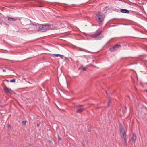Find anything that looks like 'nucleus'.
Returning <instances> with one entry per match:
<instances>
[{
  "instance_id": "f257e3e1",
  "label": "nucleus",
  "mask_w": 147,
  "mask_h": 147,
  "mask_svg": "<svg viewBox=\"0 0 147 147\" xmlns=\"http://www.w3.org/2000/svg\"><path fill=\"white\" fill-rule=\"evenodd\" d=\"M105 17V15L102 13L99 12L96 15V20L99 24H101L102 23Z\"/></svg>"
},
{
  "instance_id": "f03ea898",
  "label": "nucleus",
  "mask_w": 147,
  "mask_h": 147,
  "mask_svg": "<svg viewBox=\"0 0 147 147\" xmlns=\"http://www.w3.org/2000/svg\"><path fill=\"white\" fill-rule=\"evenodd\" d=\"M101 33V32L99 30L97 31L94 33L90 35V36L92 38H94L96 40H99L103 37V36L100 35Z\"/></svg>"
},
{
  "instance_id": "7ed1b4c3",
  "label": "nucleus",
  "mask_w": 147,
  "mask_h": 147,
  "mask_svg": "<svg viewBox=\"0 0 147 147\" xmlns=\"http://www.w3.org/2000/svg\"><path fill=\"white\" fill-rule=\"evenodd\" d=\"M51 28L50 26L48 25H43L39 26L38 31L41 32H45L49 30Z\"/></svg>"
},
{
  "instance_id": "20e7f679",
  "label": "nucleus",
  "mask_w": 147,
  "mask_h": 147,
  "mask_svg": "<svg viewBox=\"0 0 147 147\" xmlns=\"http://www.w3.org/2000/svg\"><path fill=\"white\" fill-rule=\"evenodd\" d=\"M84 110V107L82 105H78L77 107L76 112L77 113H80Z\"/></svg>"
},
{
  "instance_id": "39448f33",
  "label": "nucleus",
  "mask_w": 147,
  "mask_h": 147,
  "mask_svg": "<svg viewBox=\"0 0 147 147\" xmlns=\"http://www.w3.org/2000/svg\"><path fill=\"white\" fill-rule=\"evenodd\" d=\"M120 47V45H116L113 46L112 48H111L110 49V51L111 52L117 49L119 47Z\"/></svg>"
},
{
  "instance_id": "423d86ee",
  "label": "nucleus",
  "mask_w": 147,
  "mask_h": 147,
  "mask_svg": "<svg viewBox=\"0 0 147 147\" xmlns=\"http://www.w3.org/2000/svg\"><path fill=\"white\" fill-rule=\"evenodd\" d=\"M120 135L121 137L125 136V131L124 129L123 128H121L120 130Z\"/></svg>"
},
{
  "instance_id": "0eeeda50",
  "label": "nucleus",
  "mask_w": 147,
  "mask_h": 147,
  "mask_svg": "<svg viewBox=\"0 0 147 147\" xmlns=\"http://www.w3.org/2000/svg\"><path fill=\"white\" fill-rule=\"evenodd\" d=\"M120 11L123 13H129V11L125 9H121L120 10Z\"/></svg>"
},
{
  "instance_id": "6e6552de",
  "label": "nucleus",
  "mask_w": 147,
  "mask_h": 147,
  "mask_svg": "<svg viewBox=\"0 0 147 147\" xmlns=\"http://www.w3.org/2000/svg\"><path fill=\"white\" fill-rule=\"evenodd\" d=\"M136 139V137L135 134H133V136L131 138V140L134 142H135Z\"/></svg>"
},
{
  "instance_id": "1a4fd4ad",
  "label": "nucleus",
  "mask_w": 147,
  "mask_h": 147,
  "mask_svg": "<svg viewBox=\"0 0 147 147\" xmlns=\"http://www.w3.org/2000/svg\"><path fill=\"white\" fill-rule=\"evenodd\" d=\"M3 89L5 92H11V89L8 88L5 86L3 87Z\"/></svg>"
},
{
  "instance_id": "9d476101",
  "label": "nucleus",
  "mask_w": 147,
  "mask_h": 147,
  "mask_svg": "<svg viewBox=\"0 0 147 147\" xmlns=\"http://www.w3.org/2000/svg\"><path fill=\"white\" fill-rule=\"evenodd\" d=\"M121 137L123 138L124 139V142H125V145L126 146H127V140L126 138V136H122Z\"/></svg>"
},
{
  "instance_id": "9b49d317",
  "label": "nucleus",
  "mask_w": 147,
  "mask_h": 147,
  "mask_svg": "<svg viewBox=\"0 0 147 147\" xmlns=\"http://www.w3.org/2000/svg\"><path fill=\"white\" fill-rule=\"evenodd\" d=\"M60 56L62 59H64V60H65L66 58L65 57L63 56L62 55H61Z\"/></svg>"
},
{
  "instance_id": "f8f14e48",
  "label": "nucleus",
  "mask_w": 147,
  "mask_h": 147,
  "mask_svg": "<svg viewBox=\"0 0 147 147\" xmlns=\"http://www.w3.org/2000/svg\"><path fill=\"white\" fill-rule=\"evenodd\" d=\"M13 18L12 17H9L8 18V20L10 21H13Z\"/></svg>"
},
{
  "instance_id": "ddd939ff",
  "label": "nucleus",
  "mask_w": 147,
  "mask_h": 147,
  "mask_svg": "<svg viewBox=\"0 0 147 147\" xmlns=\"http://www.w3.org/2000/svg\"><path fill=\"white\" fill-rule=\"evenodd\" d=\"M111 102V101L110 99H109L108 103V107H109V104Z\"/></svg>"
},
{
  "instance_id": "4468645a",
  "label": "nucleus",
  "mask_w": 147,
  "mask_h": 147,
  "mask_svg": "<svg viewBox=\"0 0 147 147\" xmlns=\"http://www.w3.org/2000/svg\"><path fill=\"white\" fill-rule=\"evenodd\" d=\"M80 69H81L82 71H86V69L85 67H82L79 68Z\"/></svg>"
},
{
  "instance_id": "2eb2a0df",
  "label": "nucleus",
  "mask_w": 147,
  "mask_h": 147,
  "mask_svg": "<svg viewBox=\"0 0 147 147\" xmlns=\"http://www.w3.org/2000/svg\"><path fill=\"white\" fill-rule=\"evenodd\" d=\"M30 25H31L30 26L32 27H34L35 28H37V26H36V25H34V26H32V25H33V24H30Z\"/></svg>"
},
{
  "instance_id": "dca6fc26",
  "label": "nucleus",
  "mask_w": 147,
  "mask_h": 147,
  "mask_svg": "<svg viewBox=\"0 0 147 147\" xmlns=\"http://www.w3.org/2000/svg\"><path fill=\"white\" fill-rule=\"evenodd\" d=\"M15 79H13L12 80H10V82H15Z\"/></svg>"
},
{
  "instance_id": "f3484780",
  "label": "nucleus",
  "mask_w": 147,
  "mask_h": 147,
  "mask_svg": "<svg viewBox=\"0 0 147 147\" xmlns=\"http://www.w3.org/2000/svg\"><path fill=\"white\" fill-rule=\"evenodd\" d=\"M18 18H19L18 17H17L16 18H13V21H16L18 19Z\"/></svg>"
},
{
  "instance_id": "a211bd4d",
  "label": "nucleus",
  "mask_w": 147,
  "mask_h": 147,
  "mask_svg": "<svg viewBox=\"0 0 147 147\" xmlns=\"http://www.w3.org/2000/svg\"><path fill=\"white\" fill-rule=\"evenodd\" d=\"M60 55H61L60 54H54V56H56V57H58L59 56H60Z\"/></svg>"
},
{
  "instance_id": "6ab92c4d",
  "label": "nucleus",
  "mask_w": 147,
  "mask_h": 147,
  "mask_svg": "<svg viewBox=\"0 0 147 147\" xmlns=\"http://www.w3.org/2000/svg\"><path fill=\"white\" fill-rule=\"evenodd\" d=\"M26 121H22V123L24 124L25 125H26Z\"/></svg>"
},
{
  "instance_id": "aec40b11",
  "label": "nucleus",
  "mask_w": 147,
  "mask_h": 147,
  "mask_svg": "<svg viewBox=\"0 0 147 147\" xmlns=\"http://www.w3.org/2000/svg\"><path fill=\"white\" fill-rule=\"evenodd\" d=\"M7 127H8V128L9 129V128H11V125H10V124H8V125H7Z\"/></svg>"
},
{
  "instance_id": "412c9836",
  "label": "nucleus",
  "mask_w": 147,
  "mask_h": 147,
  "mask_svg": "<svg viewBox=\"0 0 147 147\" xmlns=\"http://www.w3.org/2000/svg\"><path fill=\"white\" fill-rule=\"evenodd\" d=\"M2 70L4 72H5L6 71L4 69H3Z\"/></svg>"
},
{
  "instance_id": "4be33fe9",
  "label": "nucleus",
  "mask_w": 147,
  "mask_h": 147,
  "mask_svg": "<svg viewBox=\"0 0 147 147\" xmlns=\"http://www.w3.org/2000/svg\"><path fill=\"white\" fill-rule=\"evenodd\" d=\"M39 126V124H37V127H38Z\"/></svg>"
},
{
  "instance_id": "5701e85b",
  "label": "nucleus",
  "mask_w": 147,
  "mask_h": 147,
  "mask_svg": "<svg viewBox=\"0 0 147 147\" xmlns=\"http://www.w3.org/2000/svg\"><path fill=\"white\" fill-rule=\"evenodd\" d=\"M59 140H61V139L60 138H59Z\"/></svg>"
},
{
  "instance_id": "b1692460",
  "label": "nucleus",
  "mask_w": 147,
  "mask_h": 147,
  "mask_svg": "<svg viewBox=\"0 0 147 147\" xmlns=\"http://www.w3.org/2000/svg\"><path fill=\"white\" fill-rule=\"evenodd\" d=\"M106 93H107V94H108V92H106Z\"/></svg>"
},
{
  "instance_id": "393cba45",
  "label": "nucleus",
  "mask_w": 147,
  "mask_h": 147,
  "mask_svg": "<svg viewBox=\"0 0 147 147\" xmlns=\"http://www.w3.org/2000/svg\"><path fill=\"white\" fill-rule=\"evenodd\" d=\"M60 94V92H59V93L58 94Z\"/></svg>"
},
{
  "instance_id": "a878e982",
  "label": "nucleus",
  "mask_w": 147,
  "mask_h": 147,
  "mask_svg": "<svg viewBox=\"0 0 147 147\" xmlns=\"http://www.w3.org/2000/svg\"><path fill=\"white\" fill-rule=\"evenodd\" d=\"M49 142H51V141H50V140H49Z\"/></svg>"
}]
</instances>
